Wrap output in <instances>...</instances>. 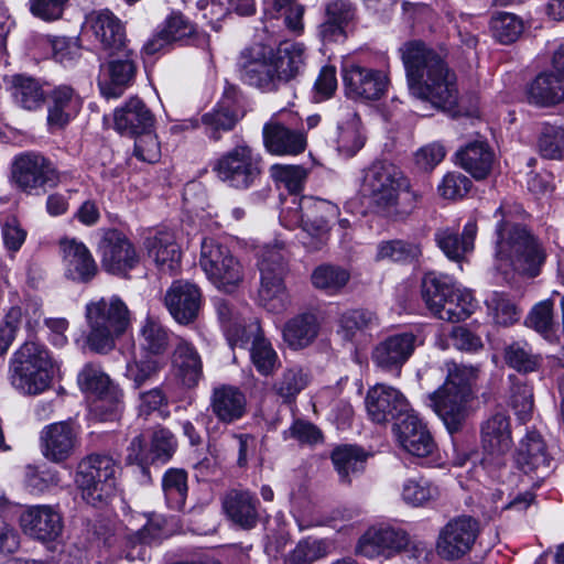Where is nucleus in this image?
<instances>
[{
	"instance_id": "1",
	"label": "nucleus",
	"mask_w": 564,
	"mask_h": 564,
	"mask_svg": "<svg viewBox=\"0 0 564 564\" xmlns=\"http://www.w3.org/2000/svg\"><path fill=\"white\" fill-rule=\"evenodd\" d=\"M412 96L436 108H452L457 102V78L442 53L421 41H410L400 48Z\"/></svg>"
},
{
	"instance_id": "2",
	"label": "nucleus",
	"mask_w": 564,
	"mask_h": 564,
	"mask_svg": "<svg viewBox=\"0 0 564 564\" xmlns=\"http://www.w3.org/2000/svg\"><path fill=\"white\" fill-rule=\"evenodd\" d=\"M518 207L501 205L495 217L496 252L498 269L514 272L529 278L536 276L546 259V252L539 239L523 225L514 220Z\"/></svg>"
},
{
	"instance_id": "3",
	"label": "nucleus",
	"mask_w": 564,
	"mask_h": 564,
	"mask_svg": "<svg viewBox=\"0 0 564 564\" xmlns=\"http://www.w3.org/2000/svg\"><path fill=\"white\" fill-rule=\"evenodd\" d=\"M446 379L429 398L431 405L443 421L447 431L454 434L462 430L467 417V402L471 394V382L478 368L455 361L445 364Z\"/></svg>"
},
{
	"instance_id": "4",
	"label": "nucleus",
	"mask_w": 564,
	"mask_h": 564,
	"mask_svg": "<svg viewBox=\"0 0 564 564\" xmlns=\"http://www.w3.org/2000/svg\"><path fill=\"white\" fill-rule=\"evenodd\" d=\"M85 319L87 347L101 355H107L116 347L130 326V311L118 296L101 297L86 304Z\"/></svg>"
},
{
	"instance_id": "5",
	"label": "nucleus",
	"mask_w": 564,
	"mask_h": 564,
	"mask_svg": "<svg viewBox=\"0 0 564 564\" xmlns=\"http://www.w3.org/2000/svg\"><path fill=\"white\" fill-rule=\"evenodd\" d=\"M54 368L48 349L35 340H26L12 354L8 378L20 393L36 395L51 386Z\"/></svg>"
},
{
	"instance_id": "6",
	"label": "nucleus",
	"mask_w": 564,
	"mask_h": 564,
	"mask_svg": "<svg viewBox=\"0 0 564 564\" xmlns=\"http://www.w3.org/2000/svg\"><path fill=\"white\" fill-rule=\"evenodd\" d=\"M338 216V207L325 199L312 196L293 197L290 205L282 209L281 221L288 228H302L312 241L303 243L311 250H317L324 243L329 223Z\"/></svg>"
},
{
	"instance_id": "7",
	"label": "nucleus",
	"mask_w": 564,
	"mask_h": 564,
	"mask_svg": "<svg viewBox=\"0 0 564 564\" xmlns=\"http://www.w3.org/2000/svg\"><path fill=\"white\" fill-rule=\"evenodd\" d=\"M260 288L258 299L269 312L281 313L290 303V295L284 282L289 272L288 258L280 245L267 246L262 249L258 262Z\"/></svg>"
},
{
	"instance_id": "8",
	"label": "nucleus",
	"mask_w": 564,
	"mask_h": 564,
	"mask_svg": "<svg viewBox=\"0 0 564 564\" xmlns=\"http://www.w3.org/2000/svg\"><path fill=\"white\" fill-rule=\"evenodd\" d=\"M118 469V464L109 455L90 454L83 458L76 473L83 499L94 507L106 505L115 491Z\"/></svg>"
},
{
	"instance_id": "9",
	"label": "nucleus",
	"mask_w": 564,
	"mask_h": 564,
	"mask_svg": "<svg viewBox=\"0 0 564 564\" xmlns=\"http://www.w3.org/2000/svg\"><path fill=\"white\" fill-rule=\"evenodd\" d=\"M62 173L54 162L37 151L17 154L11 163L10 181L20 192L28 195L45 193L61 183Z\"/></svg>"
},
{
	"instance_id": "10",
	"label": "nucleus",
	"mask_w": 564,
	"mask_h": 564,
	"mask_svg": "<svg viewBox=\"0 0 564 564\" xmlns=\"http://www.w3.org/2000/svg\"><path fill=\"white\" fill-rule=\"evenodd\" d=\"M199 264L207 279L218 290L234 292L243 281V267L230 249L214 238L200 243Z\"/></svg>"
},
{
	"instance_id": "11",
	"label": "nucleus",
	"mask_w": 564,
	"mask_h": 564,
	"mask_svg": "<svg viewBox=\"0 0 564 564\" xmlns=\"http://www.w3.org/2000/svg\"><path fill=\"white\" fill-rule=\"evenodd\" d=\"M214 171L228 186L247 189L260 177L261 166L250 147L237 145L217 160Z\"/></svg>"
},
{
	"instance_id": "12",
	"label": "nucleus",
	"mask_w": 564,
	"mask_h": 564,
	"mask_svg": "<svg viewBox=\"0 0 564 564\" xmlns=\"http://www.w3.org/2000/svg\"><path fill=\"white\" fill-rule=\"evenodd\" d=\"M404 184L405 177L394 165L373 162L365 170L361 192L378 207L388 208L397 204L399 192Z\"/></svg>"
},
{
	"instance_id": "13",
	"label": "nucleus",
	"mask_w": 564,
	"mask_h": 564,
	"mask_svg": "<svg viewBox=\"0 0 564 564\" xmlns=\"http://www.w3.org/2000/svg\"><path fill=\"white\" fill-rule=\"evenodd\" d=\"M239 68L249 85L263 91H274L283 84L273 61V48L256 45L243 50Z\"/></svg>"
},
{
	"instance_id": "14",
	"label": "nucleus",
	"mask_w": 564,
	"mask_h": 564,
	"mask_svg": "<svg viewBox=\"0 0 564 564\" xmlns=\"http://www.w3.org/2000/svg\"><path fill=\"white\" fill-rule=\"evenodd\" d=\"M479 532L477 519L466 514L455 517L441 529L436 551L445 560L459 558L471 550Z\"/></svg>"
},
{
	"instance_id": "15",
	"label": "nucleus",
	"mask_w": 564,
	"mask_h": 564,
	"mask_svg": "<svg viewBox=\"0 0 564 564\" xmlns=\"http://www.w3.org/2000/svg\"><path fill=\"white\" fill-rule=\"evenodd\" d=\"M365 404L369 419L376 424L399 422L412 410L400 390L384 383L368 389Z\"/></svg>"
},
{
	"instance_id": "16",
	"label": "nucleus",
	"mask_w": 564,
	"mask_h": 564,
	"mask_svg": "<svg viewBox=\"0 0 564 564\" xmlns=\"http://www.w3.org/2000/svg\"><path fill=\"white\" fill-rule=\"evenodd\" d=\"M127 529L122 553L130 562L137 560L143 562L149 557V546L163 535V520L156 516H131Z\"/></svg>"
},
{
	"instance_id": "17",
	"label": "nucleus",
	"mask_w": 564,
	"mask_h": 564,
	"mask_svg": "<svg viewBox=\"0 0 564 564\" xmlns=\"http://www.w3.org/2000/svg\"><path fill=\"white\" fill-rule=\"evenodd\" d=\"M102 268L117 275H126L139 263V254L130 239L118 229H108L99 242Z\"/></svg>"
},
{
	"instance_id": "18",
	"label": "nucleus",
	"mask_w": 564,
	"mask_h": 564,
	"mask_svg": "<svg viewBox=\"0 0 564 564\" xmlns=\"http://www.w3.org/2000/svg\"><path fill=\"white\" fill-rule=\"evenodd\" d=\"M85 26L107 56H113L127 46L122 21L110 10H95L86 15Z\"/></svg>"
},
{
	"instance_id": "19",
	"label": "nucleus",
	"mask_w": 564,
	"mask_h": 564,
	"mask_svg": "<svg viewBox=\"0 0 564 564\" xmlns=\"http://www.w3.org/2000/svg\"><path fill=\"white\" fill-rule=\"evenodd\" d=\"M262 135L265 150L279 156L297 155L304 152L307 144L305 133L292 123L284 122L282 118L268 121L263 126Z\"/></svg>"
},
{
	"instance_id": "20",
	"label": "nucleus",
	"mask_w": 564,
	"mask_h": 564,
	"mask_svg": "<svg viewBox=\"0 0 564 564\" xmlns=\"http://www.w3.org/2000/svg\"><path fill=\"white\" fill-rule=\"evenodd\" d=\"M409 544L405 531L390 525L369 528L359 539L357 552L368 558L391 557Z\"/></svg>"
},
{
	"instance_id": "21",
	"label": "nucleus",
	"mask_w": 564,
	"mask_h": 564,
	"mask_svg": "<svg viewBox=\"0 0 564 564\" xmlns=\"http://www.w3.org/2000/svg\"><path fill=\"white\" fill-rule=\"evenodd\" d=\"M480 442L485 459L499 462L512 448L510 416L505 411L490 414L480 424Z\"/></svg>"
},
{
	"instance_id": "22",
	"label": "nucleus",
	"mask_w": 564,
	"mask_h": 564,
	"mask_svg": "<svg viewBox=\"0 0 564 564\" xmlns=\"http://www.w3.org/2000/svg\"><path fill=\"white\" fill-rule=\"evenodd\" d=\"M164 303L175 322L188 325L198 316L202 306V292L196 284L177 280L167 289Z\"/></svg>"
},
{
	"instance_id": "23",
	"label": "nucleus",
	"mask_w": 564,
	"mask_h": 564,
	"mask_svg": "<svg viewBox=\"0 0 564 564\" xmlns=\"http://www.w3.org/2000/svg\"><path fill=\"white\" fill-rule=\"evenodd\" d=\"M107 78L100 77L98 86L106 98H118L131 85L137 74V55L127 46L113 56H108Z\"/></svg>"
},
{
	"instance_id": "24",
	"label": "nucleus",
	"mask_w": 564,
	"mask_h": 564,
	"mask_svg": "<svg viewBox=\"0 0 564 564\" xmlns=\"http://www.w3.org/2000/svg\"><path fill=\"white\" fill-rule=\"evenodd\" d=\"M77 444V432L69 422L48 424L40 433L41 453L55 464L66 462L74 454Z\"/></svg>"
},
{
	"instance_id": "25",
	"label": "nucleus",
	"mask_w": 564,
	"mask_h": 564,
	"mask_svg": "<svg viewBox=\"0 0 564 564\" xmlns=\"http://www.w3.org/2000/svg\"><path fill=\"white\" fill-rule=\"evenodd\" d=\"M417 345V336L412 332L390 335L375 347L372 360L383 370L400 372Z\"/></svg>"
},
{
	"instance_id": "26",
	"label": "nucleus",
	"mask_w": 564,
	"mask_h": 564,
	"mask_svg": "<svg viewBox=\"0 0 564 564\" xmlns=\"http://www.w3.org/2000/svg\"><path fill=\"white\" fill-rule=\"evenodd\" d=\"M343 80L349 97L368 100L379 99L386 93L389 83L383 72L356 64L344 69Z\"/></svg>"
},
{
	"instance_id": "27",
	"label": "nucleus",
	"mask_w": 564,
	"mask_h": 564,
	"mask_svg": "<svg viewBox=\"0 0 564 564\" xmlns=\"http://www.w3.org/2000/svg\"><path fill=\"white\" fill-rule=\"evenodd\" d=\"M20 523L25 534L43 542L56 540L63 530L59 512L47 505L30 507L21 514Z\"/></svg>"
},
{
	"instance_id": "28",
	"label": "nucleus",
	"mask_w": 564,
	"mask_h": 564,
	"mask_svg": "<svg viewBox=\"0 0 564 564\" xmlns=\"http://www.w3.org/2000/svg\"><path fill=\"white\" fill-rule=\"evenodd\" d=\"M393 430L399 444L409 454L426 457L434 451L435 443L431 433L413 410L397 422Z\"/></svg>"
},
{
	"instance_id": "29",
	"label": "nucleus",
	"mask_w": 564,
	"mask_h": 564,
	"mask_svg": "<svg viewBox=\"0 0 564 564\" xmlns=\"http://www.w3.org/2000/svg\"><path fill=\"white\" fill-rule=\"evenodd\" d=\"M65 274L77 282H88L97 273V264L88 248L75 238H64L59 241Z\"/></svg>"
},
{
	"instance_id": "30",
	"label": "nucleus",
	"mask_w": 564,
	"mask_h": 564,
	"mask_svg": "<svg viewBox=\"0 0 564 564\" xmlns=\"http://www.w3.org/2000/svg\"><path fill=\"white\" fill-rule=\"evenodd\" d=\"M226 517L235 525L250 530L259 522V500L249 490L231 489L221 501Z\"/></svg>"
},
{
	"instance_id": "31",
	"label": "nucleus",
	"mask_w": 564,
	"mask_h": 564,
	"mask_svg": "<svg viewBox=\"0 0 564 564\" xmlns=\"http://www.w3.org/2000/svg\"><path fill=\"white\" fill-rule=\"evenodd\" d=\"M216 312L221 327L231 346H242L250 341L251 335L260 330L256 318L248 321L236 307L224 299L215 301Z\"/></svg>"
},
{
	"instance_id": "32",
	"label": "nucleus",
	"mask_w": 564,
	"mask_h": 564,
	"mask_svg": "<svg viewBox=\"0 0 564 564\" xmlns=\"http://www.w3.org/2000/svg\"><path fill=\"white\" fill-rule=\"evenodd\" d=\"M171 365L175 377L186 388H194L203 377V361L196 347L183 337L174 346Z\"/></svg>"
},
{
	"instance_id": "33",
	"label": "nucleus",
	"mask_w": 564,
	"mask_h": 564,
	"mask_svg": "<svg viewBox=\"0 0 564 564\" xmlns=\"http://www.w3.org/2000/svg\"><path fill=\"white\" fill-rule=\"evenodd\" d=\"M113 121L118 132L135 137L153 128L154 116L144 101L134 96L115 110Z\"/></svg>"
},
{
	"instance_id": "34",
	"label": "nucleus",
	"mask_w": 564,
	"mask_h": 564,
	"mask_svg": "<svg viewBox=\"0 0 564 564\" xmlns=\"http://www.w3.org/2000/svg\"><path fill=\"white\" fill-rule=\"evenodd\" d=\"M551 462L542 436L535 431L528 432L518 447L517 464L520 469L525 474L535 473L538 477H543L549 474Z\"/></svg>"
},
{
	"instance_id": "35",
	"label": "nucleus",
	"mask_w": 564,
	"mask_h": 564,
	"mask_svg": "<svg viewBox=\"0 0 564 564\" xmlns=\"http://www.w3.org/2000/svg\"><path fill=\"white\" fill-rule=\"evenodd\" d=\"M477 231L478 227L476 220L470 219L464 226L460 236L454 228L442 227L436 229L434 240L449 260L460 262L466 254L474 250Z\"/></svg>"
},
{
	"instance_id": "36",
	"label": "nucleus",
	"mask_w": 564,
	"mask_h": 564,
	"mask_svg": "<svg viewBox=\"0 0 564 564\" xmlns=\"http://www.w3.org/2000/svg\"><path fill=\"white\" fill-rule=\"evenodd\" d=\"M47 123L51 128L62 129L74 119L82 109V98L68 85L55 87L47 96Z\"/></svg>"
},
{
	"instance_id": "37",
	"label": "nucleus",
	"mask_w": 564,
	"mask_h": 564,
	"mask_svg": "<svg viewBox=\"0 0 564 564\" xmlns=\"http://www.w3.org/2000/svg\"><path fill=\"white\" fill-rule=\"evenodd\" d=\"M246 406V397L239 388L221 384L213 389L209 408L219 422L230 424L240 420Z\"/></svg>"
},
{
	"instance_id": "38",
	"label": "nucleus",
	"mask_w": 564,
	"mask_h": 564,
	"mask_svg": "<svg viewBox=\"0 0 564 564\" xmlns=\"http://www.w3.org/2000/svg\"><path fill=\"white\" fill-rule=\"evenodd\" d=\"M145 248L161 272L172 274L180 268L181 250L172 232L160 231L147 238Z\"/></svg>"
},
{
	"instance_id": "39",
	"label": "nucleus",
	"mask_w": 564,
	"mask_h": 564,
	"mask_svg": "<svg viewBox=\"0 0 564 564\" xmlns=\"http://www.w3.org/2000/svg\"><path fill=\"white\" fill-rule=\"evenodd\" d=\"M530 104L550 107L564 101V75L558 72L539 74L527 89Z\"/></svg>"
},
{
	"instance_id": "40",
	"label": "nucleus",
	"mask_w": 564,
	"mask_h": 564,
	"mask_svg": "<svg viewBox=\"0 0 564 564\" xmlns=\"http://www.w3.org/2000/svg\"><path fill=\"white\" fill-rule=\"evenodd\" d=\"M11 305L4 317L18 332L24 327L29 333L35 332L43 319L42 301L36 296H15L10 300Z\"/></svg>"
},
{
	"instance_id": "41",
	"label": "nucleus",
	"mask_w": 564,
	"mask_h": 564,
	"mask_svg": "<svg viewBox=\"0 0 564 564\" xmlns=\"http://www.w3.org/2000/svg\"><path fill=\"white\" fill-rule=\"evenodd\" d=\"M459 165L476 180L486 178L494 165L495 154L484 141L468 143L456 154Z\"/></svg>"
},
{
	"instance_id": "42",
	"label": "nucleus",
	"mask_w": 564,
	"mask_h": 564,
	"mask_svg": "<svg viewBox=\"0 0 564 564\" xmlns=\"http://www.w3.org/2000/svg\"><path fill=\"white\" fill-rule=\"evenodd\" d=\"M337 129V149L344 155L352 156L365 145V137L360 130V119L351 108L340 109Z\"/></svg>"
},
{
	"instance_id": "43",
	"label": "nucleus",
	"mask_w": 564,
	"mask_h": 564,
	"mask_svg": "<svg viewBox=\"0 0 564 564\" xmlns=\"http://www.w3.org/2000/svg\"><path fill=\"white\" fill-rule=\"evenodd\" d=\"M368 454L356 445L336 447L330 455L341 484L350 485L351 478L365 470Z\"/></svg>"
},
{
	"instance_id": "44",
	"label": "nucleus",
	"mask_w": 564,
	"mask_h": 564,
	"mask_svg": "<svg viewBox=\"0 0 564 564\" xmlns=\"http://www.w3.org/2000/svg\"><path fill=\"white\" fill-rule=\"evenodd\" d=\"M238 120L239 117L232 108V101L227 96L210 111L202 116V123L206 134L215 141L220 139L223 132L232 130Z\"/></svg>"
},
{
	"instance_id": "45",
	"label": "nucleus",
	"mask_w": 564,
	"mask_h": 564,
	"mask_svg": "<svg viewBox=\"0 0 564 564\" xmlns=\"http://www.w3.org/2000/svg\"><path fill=\"white\" fill-rule=\"evenodd\" d=\"M165 357H155L142 354L138 357L135 354L127 362L124 376L139 389L147 383L153 382L165 368Z\"/></svg>"
},
{
	"instance_id": "46",
	"label": "nucleus",
	"mask_w": 564,
	"mask_h": 564,
	"mask_svg": "<svg viewBox=\"0 0 564 564\" xmlns=\"http://www.w3.org/2000/svg\"><path fill=\"white\" fill-rule=\"evenodd\" d=\"M318 328L317 316L313 313H303L285 324L283 337L290 347L300 349L308 346L316 338Z\"/></svg>"
},
{
	"instance_id": "47",
	"label": "nucleus",
	"mask_w": 564,
	"mask_h": 564,
	"mask_svg": "<svg viewBox=\"0 0 564 564\" xmlns=\"http://www.w3.org/2000/svg\"><path fill=\"white\" fill-rule=\"evenodd\" d=\"M304 53L303 44L289 41L280 43L273 50V61L283 84L295 78L303 69Z\"/></svg>"
},
{
	"instance_id": "48",
	"label": "nucleus",
	"mask_w": 564,
	"mask_h": 564,
	"mask_svg": "<svg viewBox=\"0 0 564 564\" xmlns=\"http://www.w3.org/2000/svg\"><path fill=\"white\" fill-rule=\"evenodd\" d=\"M139 348L142 354L164 357L169 346V330L152 317H147L139 329L138 334Z\"/></svg>"
},
{
	"instance_id": "49",
	"label": "nucleus",
	"mask_w": 564,
	"mask_h": 564,
	"mask_svg": "<svg viewBox=\"0 0 564 564\" xmlns=\"http://www.w3.org/2000/svg\"><path fill=\"white\" fill-rule=\"evenodd\" d=\"M475 310L474 297L468 290L456 286L433 313L440 319L457 323L468 318Z\"/></svg>"
},
{
	"instance_id": "50",
	"label": "nucleus",
	"mask_w": 564,
	"mask_h": 564,
	"mask_svg": "<svg viewBox=\"0 0 564 564\" xmlns=\"http://www.w3.org/2000/svg\"><path fill=\"white\" fill-rule=\"evenodd\" d=\"M11 94L14 102L29 111L40 109L46 98L41 84L34 78L23 75L13 76Z\"/></svg>"
},
{
	"instance_id": "51",
	"label": "nucleus",
	"mask_w": 564,
	"mask_h": 564,
	"mask_svg": "<svg viewBox=\"0 0 564 564\" xmlns=\"http://www.w3.org/2000/svg\"><path fill=\"white\" fill-rule=\"evenodd\" d=\"M378 325L376 313L366 308L348 310L339 318V332L346 340H354Z\"/></svg>"
},
{
	"instance_id": "52",
	"label": "nucleus",
	"mask_w": 564,
	"mask_h": 564,
	"mask_svg": "<svg viewBox=\"0 0 564 564\" xmlns=\"http://www.w3.org/2000/svg\"><path fill=\"white\" fill-rule=\"evenodd\" d=\"M455 288V283L448 275L429 272L423 276L422 299L432 314Z\"/></svg>"
},
{
	"instance_id": "53",
	"label": "nucleus",
	"mask_w": 564,
	"mask_h": 564,
	"mask_svg": "<svg viewBox=\"0 0 564 564\" xmlns=\"http://www.w3.org/2000/svg\"><path fill=\"white\" fill-rule=\"evenodd\" d=\"M350 272L339 265L322 264L311 275L312 284L328 295L338 294L349 282Z\"/></svg>"
},
{
	"instance_id": "54",
	"label": "nucleus",
	"mask_w": 564,
	"mask_h": 564,
	"mask_svg": "<svg viewBox=\"0 0 564 564\" xmlns=\"http://www.w3.org/2000/svg\"><path fill=\"white\" fill-rule=\"evenodd\" d=\"M250 358L257 371L265 377L272 376L280 366L276 351L262 336V330L251 335Z\"/></svg>"
},
{
	"instance_id": "55",
	"label": "nucleus",
	"mask_w": 564,
	"mask_h": 564,
	"mask_svg": "<svg viewBox=\"0 0 564 564\" xmlns=\"http://www.w3.org/2000/svg\"><path fill=\"white\" fill-rule=\"evenodd\" d=\"M422 256V246L417 241L394 239L382 241L377 247V260L412 263Z\"/></svg>"
},
{
	"instance_id": "56",
	"label": "nucleus",
	"mask_w": 564,
	"mask_h": 564,
	"mask_svg": "<svg viewBox=\"0 0 564 564\" xmlns=\"http://www.w3.org/2000/svg\"><path fill=\"white\" fill-rule=\"evenodd\" d=\"M162 489L171 509L183 510L187 498V474L184 469L170 468L162 478Z\"/></svg>"
},
{
	"instance_id": "57",
	"label": "nucleus",
	"mask_w": 564,
	"mask_h": 564,
	"mask_svg": "<svg viewBox=\"0 0 564 564\" xmlns=\"http://www.w3.org/2000/svg\"><path fill=\"white\" fill-rule=\"evenodd\" d=\"M332 543L325 539H304L285 556V564H312L329 554Z\"/></svg>"
},
{
	"instance_id": "58",
	"label": "nucleus",
	"mask_w": 564,
	"mask_h": 564,
	"mask_svg": "<svg viewBox=\"0 0 564 564\" xmlns=\"http://www.w3.org/2000/svg\"><path fill=\"white\" fill-rule=\"evenodd\" d=\"M80 390L95 398L104 394L110 387L116 383L106 375L102 368L95 364H87L80 370L77 377Z\"/></svg>"
},
{
	"instance_id": "59",
	"label": "nucleus",
	"mask_w": 564,
	"mask_h": 564,
	"mask_svg": "<svg viewBox=\"0 0 564 564\" xmlns=\"http://www.w3.org/2000/svg\"><path fill=\"white\" fill-rule=\"evenodd\" d=\"M553 308L554 303L552 300L542 301L534 305L525 322L529 327L541 334L549 341L557 339Z\"/></svg>"
},
{
	"instance_id": "60",
	"label": "nucleus",
	"mask_w": 564,
	"mask_h": 564,
	"mask_svg": "<svg viewBox=\"0 0 564 564\" xmlns=\"http://www.w3.org/2000/svg\"><path fill=\"white\" fill-rule=\"evenodd\" d=\"M269 172L279 186H283L292 194L303 189L308 175V171L302 165L273 164Z\"/></svg>"
},
{
	"instance_id": "61",
	"label": "nucleus",
	"mask_w": 564,
	"mask_h": 564,
	"mask_svg": "<svg viewBox=\"0 0 564 564\" xmlns=\"http://www.w3.org/2000/svg\"><path fill=\"white\" fill-rule=\"evenodd\" d=\"M438 495V488L424 477L409 478L402 485V499L413 507L423 506Z\"/></svg>"
},
{
	"instance_id": "62",
	"label": "nucleus",
	"mask_w": 564,
	"mask_h": 564,
	"mask_svg": "<svg viewBox=\"0 0 564 564\" xmlns=\"http://www.w3.org/2000/svg\"><path fill=\"white\" fill-rule=\"evenodd\" d=\"M490 29L497 41L510 44L516 42L523 32V22L516 14L500 12L491 18Z\"/></svg>"
},
{
	"instance_id": "63",
	"label": "nucleus",
	"mask_w": 564,
	"mask_h": 564,
	"mask_svg": "<svg viewBox=\"0 0 564 564\" xmlns=\"http://www.w3.org/2000/svg\"><path fill=\"white\" fill-rule=\"evenodd\" d=\"M308 378L301 368H289L273 384L275 393L283 399V402L291 403L297 394L307 386Z\"/></svg>"
},
{
	"instance_id": "64",
	"label": "nucleus",
	"mask_w": 564,
	"mask_h": 564,
	"mask_svg": "<svg viewBox=\"0 0 564 564\" xmlns=\"http://www.w3.org/2000/svg\"><path fill=\"white\" fill-rule=\"evenodd\" d=\"M538 149L545 159H564V128L544 124L538 139Z\"/></svg>"
}]
</instances>
